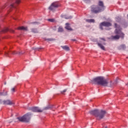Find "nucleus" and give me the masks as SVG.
I'll list each match as a JSON object with an SVG mask.
<instances>
[{"label": "nucleus", "mask_w": 128, "mask_h": 128, "mask_svg": "<svg viewBox=\"0 0 128 128\" xmlns=\"http://www.w3.org/2000/svg\"><path fill=\"white\" fill-rule=\"evenodd\" d=\"M86 22H94V19H88L86 20Z\"/></svg>", "instance_id": "aec40b11"}, {"label": "nucleus", "mask_w": 128, "mask_h": 128, "mask_svg": "<svg viewBox=\"0 0 128 128\" xmlns=\"http://www.w3.org/2000/svg\"><path fill=\"white\" fill-rule=\"evenodd\" d=\"M90 114H92V116H94L96 118H97L98 120H102V118H104V115L106 114V111L104 110H100V112L98 109H95L90 111Z\"/></svg>", "instance_id": "20e7f679"}, {"label": "nucleus", "mask_w": 128, "mask_h": 128, "mask_svg": "<svg viewBox=\"0 0 128 128\" xmlns=\"http://www.w3.org/2000/svg\"><path fill=\"white\" fill-rule=\"evenodd\" d=\"M4 84H6V82H5V83H4Z\"/></svg>", "instance_id": "c9c22d12"}, {"label": "nucleus", "mask_w": 128, "mask_h": 128, "mask_svg": "<svg viewBox=\"0 0 128 128\" xmlns=\"http://www.w3.org/2000/svg\"><path fill=\"white\" fill-rule=\"evenodd\" d=\"M61 48H62L63 50H66L67 52H68V50H70V47L67 46H62Z\"/></svg>", "instance_id": "dca6fc26"}, {"label": "nucleus", "mask_w": 128, "mask_h": 128, "mask_svg": "<svg viewBox=\"0 0 128 128\" xmlns=\"http://www.w3.org/2000/svg\"><path fill=\"white\" fill-rule=\"evenodd\" d=\"M112 26V23H110V22L104 21L100 24V30H104L103 26L109 28V26Z\"/></svg>", "instance_id": "423d86ee"}, {"label": "nucleus", "mask_w": 128, "mask_h": 128, "mask_svg": "<svg viewBox=\"0 0 128 128\" xmlns=\"http://www.w3.org/2000/svg\"><path fill=\"white\" fill-rule=\"evenodd\" d=\"M8 94V92H0V96H6Z\"/></svg>", "instance_id": "6ab92c4d"}, {"label": "nucleus", "mask_w": 128, "mask_h": 128, "mask_svg": "<svg viewBox=\"0 0 128 128\" xmlns=\"http://www.w3.org/2000/svg\"><path fill=\"white\" fill-rule=\"evenodd\" d=\"M31 32L34 34H38V28H32L31 29Z\"/></svg>", "instance_id": "4468645a"}, {"label": "nucleus", "mask_w": 128, "mask_h": 128, "mask_svg": "<svg viewBox=\"0 0 128 128\" xmlns=\"http://www.w3.org/2000/svg\"><path fill=\"white\" fill-rule=\"evenodd\" d=\"M71 40H72L73 42H76V39H72Z\"/></svg>", "instance_id": "72a5a7b5"}, {"label": "nucleus", "mask_w": 128, "mask_h": 128, "mask_svg": "<svg viewBox=\"0 0 128 128\" xmlns=\"http://www.w3.org/2000/svg\"><path fill=\"white\" fill-rule=\"evenodd\" d=\"M44 40H48V42H52V40H54V38H44Z\"/></svg>", "instance_id": "412c9836"}, {"label": "nucleus", "mask_w": 128, "mask_h": 128, "mask_svg": "<svg viewBox=\"0 0 128 128\" xmlns=\"http://www.w3.org/2000/svg\"><path fill=\"white\" fill-rule=\"evenodd\" d=\"M97 42L96 44L99 46V48H101V50H106V48L104 46H102V44L98 42V40H94V42Z\"/></svg>", "instance_id": "9d476101"}, {"label": "nucleus", "mask_w": 128, "mask_h": 128, "mask_svg": "<svg viewBox=\"0 0 128 128\" xmlns=\"http://www.w3.org/2000/svg\"><path fill=\"white\" fill-rule=\"evenodd\" d=\"M91 12L94 14H98L104 10L106 6L104 4L102 1H99L98 5H92L90 6Z\"/></svg>", "instance_id": "7ed1b4c3"}, {"label": "nucleus", "mask_w": 128, "mask_h": 128, "mask_svg": "<svg viewBox=\"0 0 128 128\" xmlns=\"http://www.w3.org/2000/svg\"><path fill=\"white\" fill-rule=\"evenodd\" d=\"M116 19L117 20H118V22H120V18L118 16L116 17Z\"/></svg>", "instance_id": "bb28decb"}, {"label": "nucleus", "mask_w": 128, "mask_h": 128, "mask_svg": "<svg viewBox=\"0 0 128 128\" xmlns=\"http://www.w3.org/2000/svg\"><path fill=\"white\" fill-rule=\"evenodd\" d=\"M66 26L65 28H66V30H72V28L70 26L69 23H66Z\"/></svg>", "instance_id": "f8f14e48"}, {"label": "nucleus", "mask_w": 128, "mask_h": 128, "mask_svg": "<svg viewBox=\"0 0 128 128\" xmlns=\"http://www.w3.org/2000/svg\"><path fill=\"white\" fill-rule=\"evenodd\" d=\"M115 84H118V78H116L115 80Z\"/></svg>", "instance_id": "c85d7f7f"}, {"label": "nucleus", "mask_w": 128, "mask_h": 128, "mask_svg": "<svg viewBox=\"0 0 128 128\" xmlns=\"http://www.w3.org/2000/svg\"><path fill=\"white\" fill-rule=\"evenodd\" d=\"M32 24H40V22H31Z\"/></svg>", "instance_id": "b1692460"}, {"label": "nucleus", "mask_w": 128, "mask_h": 128, "mask_svg": "<svg viewBox=\"0 0 128 128\" xmlns=\"http://www.w3.org/2000/svg\"><path fill=\"white\" fill-rule=\"evenodd\" d=\"M59 6H60V4L56 2H53L49 7V10H54V8H58Z\"/></svg>", "instance_id": "1a4fd4ad"}, {"label": "nucleus", "mask_w": 128, "mask_h": 128, "mask_svg": "<svg viewBox=\"0 0 128 128\" xmlns=\"http://www.w3.org/2000/svg\"><path fill=\"white\" fill-rule=\"evenodd\" d=\"M10 6H11V8H15L16 6H14V4H11Z\"/></svg>", "instance_id": "7c9ffc66"}, {"label": "nucleus", "mask_w": 128, "mask_h": 128, "mask_svg": "<svg viewBox=\"0 0 128 128\" xmlns=\"http://www.w3.org/2000/svg\"><path fill=\"white\" fill-rule=\"evenodd\" d=\"M48 22H54V18H49L48 20Z\"/></svg>", "instance_id": "5701e85b"}, {"label": "nucleus", "mask_w": 128, "mask_h": 128, "mask_svg": "<svg viewBox=\"0 0 128 128\" xmlns=\"http://www.w3.org/2000/svg\"><path fill=\"white\" fill-rule=\"evenodd\" d=\"M104 44H105V43H104Z\"/></svg>", "instance_id": "58836bf2"}, {"label": "nucleus", "mask_w": 128, "mask_h": 128, "mask_svg": "<svg viewBox=\"0 0 128 128\" xmlns=\"http://www.w3.org/2000/svg\"><path fill=\"white\" fill-rule=\"evenodd\" d=\"M66 20H68V19H70V18H72V16H70V17H66Z\"/></svg>", "instance_id": "cd10ccee"}, {"label": "nucleus", "mask_w": 128, "mask_h": 128, "mask_svg": "<svg viewBox=\"0 0 128 128\" xmlns=\"http://www.w3.org/2000/svg\"><path fill=\"white\" fill-rule=\"evenodd\" d=\"M29 110H32L33 112H42L44 110H40L38 106L31 107L29 108Z\"/></svg>", "instance_id": "6e6552de"}, {"label": "nucleus", "mask_w": 128, "mask_h": 128, "mask_svg": "<svg viewBox=\"0 0 128 128\" xmlns=\"http://www.w3.org/2000/svg\"><path fill=\"white\" fill-rule=\"evenodd\" d=\"M114 28H116L114 30V34H116V35L114 36H111L112 40H120V38L124 40V33L122 32V30L120 29V26L118 25V24L115 23Z\"/></svg>", "instance_id": "f03ea898"}, {"label": "nucleus", "mask_w": 128, "mask_h": 128, "mask_svg": "<svg viewBox=\"0 0 128 128\" xmlns=\"http://www.w3.org/2000/svg\"><path fill=\"white\" fill-rule=\"evenodd\" d=\"M12 92H16V89L14 88H12L11 90Z\"/></svg>", "instance_id": "c756f323"}, {"label": "nucleus", "mask_w": 128, "mask_h": 128, "mask_svg": "<svg viewBox=\"0 0 128 128\" xmlns=\"http://www.w3.org/2000/svg\"><path fill=\"white\" fill-rule=\"evenodd\" d=\"M4 104H7L8 106H12L14 103L10 100H4L3 101Z\"/></svg>", "instance_id": "9b49d317"}, {"label": "nucleus", "mask_w": 128, "mask_h": 128, "mask_svg": "<svg viewBox=\"0 0 128 128\" xmlns=\"http://www.w3.org/2000/svg\"><path fill=\"white\" fill-rule=\"evenodd\" d=\"M24 51L6 52L5 53V54L6 56H10V54H18V56H22V54H24Z\"/></svg>", "instance_id": "0eeeda50"}, {"label": "nucleus", "mask_w": 128, "mask_h": 128, "mask_svg": "<svg viewBox=\"0 0 128 128\" xmlns=\"http://www.w3.org/2000/svg\"><path fill=\"white\" fill-rule=\"evenodd\" d=\"M40 48H36L34 47L32 48V50H40Z\"/></svg>", "instance_id": "393cba45"}, {"label": "nucleus", "mask_w": 128, "mask_h": 128, "mask_svg": "<svg viewBox=\"0 0 128 128\" xmlns=\"http://www.w3.org/2000/svg\"><path fill=\"white\" fill-rule=\"evenodd\" d=\"M50 108H52V106H48L44 108V110H50Z\"/></svg>", "instance_id": "4be33fe9"}, {"label": "nucleus", "mask_w": 128, "mask_h": 128, "mask_svg": "<svg viewBox=\"0 0 128 128\" xmlns=\"http://www.w3.org/2000/svg\"><path fill=\"white\" fill-rule=\"evenodd\" d=\"M110 86L112 87V86L110 85Z\"/></svg>", "instance_id": "e433bc0d"}, {"label": "nucleus", "mask_w": 128, "mask_h": 128, "mask_svg": "<svg viewBox=\"0 0 128 128\" xmlns=\"http://www.w3.org/2000/svg\"><path fill=\"white\" fill-rule=\"evenodd\" d=\"M16 2L17 4H20V0H16Z\"/></svg>", "instance_id": "473e14b6"}, {"label": "nucleus", "mask_w": 128, "mask_h": 128, "mask_svg": "<svg viewBox=\"0 0 128 128\" xmlns=\"http://www.w3.org/2000/svg\"><path fill=\"white\" fill-rule=\"evenodd\" d=\"M66 90H66V89L63 90L61 92V94H63L64 92H66Z\"/></svg>", "instance_id": "a878e982"}, {"label": "nucleus", "mask_w": 128, "mask_h": 128, "mask_svg": "<svg viewBox=\"0 0 128 128\" xmlns=\"http://www.w3.org/2000/svg\"><path fill=\"white\" fill-rule=\"evenodd\" d=\"M100 40H104V42H106V39L104 38H100Z\"/></svg>", "instance_id": "2f4dec72"}, {"label": "nucleus", "mask_w": 128, "mask_h": 128, "mask_svg": "<svg viewBox=\"0 0 128 128\" xmlns=\"http://www.w3.org/2000/svg\"><path fill=\"white\" fill-rule=\"evenodd\" d=\"M126 44H124L120 45L118 48V49L120 50H126Z\"/></svg>", "instance_id": "ddd939ff"}, {"label": "nucleus", "mask_w": 128, "mask_h": 128, "mask_svg": "<svg viewBox=\"0 0 128 128\" xmlns=\"http://www.w3.org/2000/svg\"><path fill=\"white\" fill-rule=\"evenodd\" d=\"M8 30H10L8 28H5L1 30V33L6 32H8Z\"/></svg>", "instance_id": "a211bd4d"}, {"label": "nucleus", "mask_w": 128, "mask_h": 128, "mask_svg": "<svg viewBox=\"0 0 128 128\" xmlns=\"http://www.w3.org/2000/svg\"><path fill=\"white\" fill-rule=\"evenodd\" d=\"M18 30H28V28L22 26L19 27Z\"/></svg>", "instance_id": "2eb2a0df"}, {"label": "nucleus", "mask_w": 128, "mask_h": 128, "mask_svg": "<svg viewBox=\"0 0 128 128\" xmlns=\"http://www.w3.org/2000/svg\"><path fill=\"white\" fill-rule=\"evenodd\" d=\"M105 128H108V127H107V126H106V127H105Z\"/></svg>", "instance_id": "4c0bfd02"}, {"label": "nucleus", "mask_w": 128, "mask_h": 128, "mask_svg": "<svg viewBox=\"0 0 128 128\" xmlns=\"http://www.w3.org/2000/svg\"><path fill=\"white\" fill-rule=\"evenodd\" d=\"M90 82L94 84H98V86H108V79L104 78V77L99 76L90 80Z\"/></svg>", "instance_id": "f257e3e1"}, {"label": "nucleus", "mask_w": 128, "mask_h": 128, "mask_svg": "<svg viewBox=\"0 0 128 128\" xmlns=\"http://www.w3.org/2000/svg\"><path fill=\"white\" fill-rule=\"evenodd\" d=\"M64 32V28L62 26H60L58 28V32Z\"/></svg>", "instance_id": "f3484780"}, {"label": "nucleus", "mask_w": 128, "mask_h": 128, "mask_svg": "<svg viewBox=\"0 0 128 128\" xmlns=\"http://www.w3.org/2000/svg\"><path fill=\"white\" fill-rule=\"evenodd\" d=\"M32 114V112H28L22 116L17 117V120L21 122H30Z\"/></svg>", "instance_id": "39448f33"}, {"label": "nucleus", "mask_w": 128, "mask_h": 128, "mask_svg": "<svg viewBox=\"0 0 128 128\" xmlns=\"http://www.w3.org/2000/svg\"><path fill=\"white\" fill-rule=\"evenodd\" d=\"M110 84H112V81H110Z\"/></svg>", "instance_id": "f704fd0d"}]
</instances>
